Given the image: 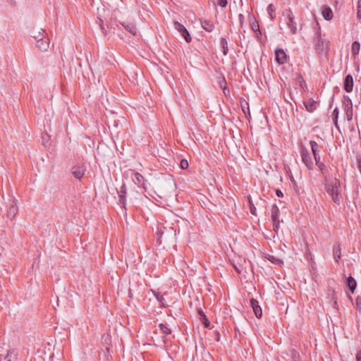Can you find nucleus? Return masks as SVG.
I'll return each instance as SVG.
<instances>
[{"instance_id": "f257e3e1", "label": "nucleus", "mask_w": 361, "mask_h": 361, "mask_svg": "<svg viewBox=\"0 0 361 361\" xmlns=\"http://www.w3.org/2000/svg\"><path fill=\"white\" fill-rule=\"evenodd\" d=\"M341 183L337 178H330L326 180L325 183V190L331 197L332 201L339 205L341 203Z\"/></svg>"}, {"instance_id": "f03ea898", "label": "nucleus", "mask_w": 361, "mask_h": 361, "mask_svg": "<svg viewBox=\"0 0 361 361\" xmlns=\"http://www.w3.org/2000/svg\"><path fill=\"white\" fill-rule=\"evenodd\" d=\"M159 192L163 195L173 192L176 189V183L171 178L161 180L158 186Z\"/></svg>"}, {"instance_id": "7ed1b4c3", "label": "nucleus", "mask_w": 361, "mask_h": 361, "mask_svg": "<svg viewBox=\"0 0 361 361\" xmlns=\"http://www.w3.org/2000/svg\"><path fill=\"white\" fill-rule=\"evenodd\" d=\"M342 104L345 112V117L348 121L353 120V102L351 99L348 95H344L342 100Z\"/></svg>"}, {"instance_id": "20e7f679", "label": "nucleus", "mask_w": 361, "mask_h": 361, "mask_svg": "<svg viewBox=\"0 0 361 361\" xmlns=\"http://www.w3.org/2000/svg\"><path fill=\"white\" fill-rule=\"evenodd\" d=\"M283 16L286 18V23L291 33L295 34L297 32V23L295 20L293 12L290 9L286 10L283 12Z\"/></svg>"}, {"instance_id": "39448f33", "label": "nucleus", "mask_w": 361, "mask_h": 361, "mask_svg": "<svg viewBox=\"0 0 361 361\" xmlns=\"http://www.w3.org/2000/svg\"><path fill=\"white\" fill-rule=\"evenodd\" d=\"M313 44L314 49L318 53H321L324 51V40L322 37L320 27H318L316 30L313 39Z\"/></svg>"}, {"instance_id": "423d86ee", "label": "nucleus", "mask_w": 361, "mask_h": 361, "mask_svg": "<svg viewBox=\"0 0 361 361\" xmlns=\"http://www.w3.org/2000/svg\"><path fill=\"white\" fill-rule=\"evenodd\" d=\"M279 209L276 204H274L271 209V216L273 223L274 230L276 233L278 232L279 228Z\"/></svg>"}, {"instance_id": "0eeeda50", "label": "nucleus", "mask_w": 361, "mask_h": 361, "mask_svg": "<svg viewBox=\"0 0 361 361\" xmlns=\"http://www.w3.org/2000/svg\"><path fill=\"white\" fill-rule=\"evenodd\" d=\"M301 157L302 162L307 167V169L310 170L313 169L314 163L312 160L310 154L308 152V150L305 147H302L301 149Z\"/></svg>"}, {"instance_id": "6e6552de", "label": "nucleus", "mask_w": 361, "mask_h": 361, "mask_svg": "<svg viewBox=\"0 0 361 361\" xmlns=\"http://www.w3.org/2000/svg\"><path fill=\"white\" fill-rule=\"evenodd\" d=\"M18 208L16 203V200L13 197L9 200V207L7 211V216L13 219L16 214L18 213Z\"/></svg>"}, {"instance_id": "1a4fd4ad", "label": "nucleus", "mask_w": 361, "mask_h": 361, "mask_svg": "<svg viewBox=\"0 0 361 361\" xmlns=\"http://www.w3.org/2000/svg\"><path fill=\"white\" fill-rule=\"evenodd\" d=\"M86 171V167L84 164L77 165L72 168L71 172L73 176L78 180H80Z\"/></svg>"}, {"instance_id": "9d476101", "label": "nucleus", "mask_w": 361, "mask_h": 361, "mask_svg": "<svg viewBox=\"0 0 361 361\" xmlns=\"http://www.w3.org/2000/svg\"><path fill=\"white\" fill-rule=\"evenodd\" d=\"M36 47L41 51H46L49 47V39L47 35L36 41Z\"/></svg>"}, {"instance_id": "9b49d317", "label": "nucleus", "mask_w": 361, "mask_h": 361, "mask_svg": "<svg viewBox=\"0 0 361 361\" xmlns=\"http://www.w3.org/2000/svg\"><path fill=\"white\" fill-rule=\"evenodd\" d=\"M275 59L279 64H283L286 62V54L282 49L275 50Z\"/></svg>"}, {"instance_id": "f8f14e48", "label": "nucleus", "mask_w": 361, "mask_h": 361, "mask_svg": "<svg viewBox=\"0 0 361 361\" xmlns=\"http://www.w3.org/2000/svg\"><path fill=\"white\" fill-rule=\"evenodd\" d=\"M353 78L351 75H347L343 82V88L347 92H351L353 89Z\"/></svg>"}, {"instance_id": "ddd939ff", "label": "nucleus", "mask_w": 361, "mask_h": 361, "mask_svg": "<svg viewBox=\"0 0 361 361\" xmlns=\"http://www.w3.org/2000/svg\"><path fill=\"white\" fill-rule=\"evenodd\" d=\"M310 145L311 147V149L314 156V159L315 160V162H318V160L321 159L320 155H319V146L317 143V142L314 140H311L310 142Z\"/></svg>"}, {"instance_id": "4468645a", "label": "nucleus", "mask_w": 361, "mask_h": 361, "mask_svg": "<svg viewBox=\"0 0 361 361\" xmlns=\"http://www.w3.org/2000/svg\"><path fill=\"white\" fill-rule=\"evenodd\" d=\"M250 304L255 312V316L257 318H260L262 314V311L260 306L259 305L258 301L254 298H252L250 300Z\"/></svg>"}, {"instance_id": "2eb2a0df", "label": "nucleus", "mask_w": 361, "mask_h": 361, "mask_svg": "<svg viewBox=\"0 0 361 361\" xmlns=\"http://www.w3.org/2000/svg\"><path fill=\"white\" fill-rule=\"evenodd\" d=\"M134 177L133 178V181L135 184H136L140 188H145V178L142 174L138 172L132 171Z\"/></svg>"}, {"instance_id": "dca6fc26", "label": "nucleus", "mask_w": 361, "mask_h": 361, "mask_svg": "<svg viewBox=\"0 0 361 361\" xmlns=\"http://www.w3.org/2000/svg\"><path fill=\"white\" fill-rule=\"evenodd\" d=\"M126 194H127V188L125 183H123L120 188V191L118 192L119 195V202L122 204V207L126 208Z\"/></svg>"}, {"instance_id": "f3484780", "label": "nucleus", "mask_w": 361, "mask_h": 361, "mask_svg": "<svg viewBox=\"0 0 361 361\" xmlns=\"http://www.w3.org/2000/svg\"><path fill=\"white\" fill-rule=\"evenodd\" d=\"M304 104L305 106L307 111L310 113L313 112L317 109L318 105L317 102L312 99H310L308 101L305 102Z\"/></svg>"}, {"instance_id": "a211bd4d", "label": "nucleus", "mask_w": 361, "mask_h": 361, "mask_svg": "<svg viewBox=\"0 0 361 361\" xmlns=\"http://www.w3.org/2000/svg\"><path fill=\"white\" fill-rule=\"evenodd\" d=\"M175 29L181 35L182 33L186 34V36L190 38V33L186 27L181 23L175 21L173 23Z\"/></svg>"}, {"instance_id": "6ab92c4d", "label": "nucleus", "mask_w": 361, "mask_h": 361, "mask_svg": "<svg viewBox=\"0 0 361 361\" xmlns=\"http://www.w3.org/2000/svg\"><path fill=\"white\" fill-rule=\"evenodd\" d=\"M200 23L202 27L209 32H212L214 28V25L212 21L207 20H200Z\"/></svg>"}, {"instance_id": "aec40b11", "label": "nucleus", "mask_w": 361, "mask_h": 361, "mask_svg": "<svg viewBox=\"0 0 361 361\" xmlns=\"http://www.w3.org/2000/svg\"><path fill=\"white\" fill-rule=\"evenodd\" d=\"M121 25L126 29V31H128L134 36L137 35V28L133 23H121Z\"/></svg>"}, {"instance_id": "412c9836", "label": "nucleus", "mask_w": 361, "mask_h": 361, "mask_svg": "<svg viewBox=\"0 0 361 361\" xmlns=\"http://www.w3.org/2000/svg\"><path fill=\"white\" fill-rule=\"evenodd\" d=\"M324 18L330 20L333 18V12L329 7H324L322 11Z\"/></svg>"}, {"instance_id": "4be33fe9", "label": "nucleus", "mask_w": 361, "mask_h": 361, "mask_svg": "<svg viewBox=\"0 0 361 361\" xmlns=\"http://www.w3.org/2000/svg\"><path fill=\"white\" fill-rule=\"evenodd\" d=\"M347 284L351 293H353L357 287V282L352 276H348L347 279Z\"/></svg>"}, {"instance_id": "5701e85b", "label": "nucleus", "mask_w": 361, "mask_h": 361, "mask_svg": "<svg viewBox=\"0 0 361 361\" xmlns=\"http://www.w3.org/2000/svg\"><path fill=\"white\" fill-rule=\"evenodd\" d=\"M220 45L224 56H226L228 54V42L225 37H221L220 39Z\"/></svg>"}, {"instance_id": "b1692460", "label": "nucleus", "mask_w": 361, "mask_h": 361, "mask_svg": "<svg viewBox=\"0 0 361 361\" xmlns=\"http://www.w3.org/2000/svg\"><path fill=\"white\" fill-rule=\"evenodd\" d=\"M47 35V33L43 29H40V30L37 31H32V33L31 36L35 39L37 41V39H39L40 38H42Z\"/></svg>"}, {"instance_id": "393cba45", "label": "nucleus", "mask_w": 361, "mask_h": 361, "mask_svg": "<svg viewBox=\"0 0 361 361\" xmlns=\"http://www.w3.org/2000/svg\"><path fill=\"white\" fill-rule=\"evenodd\" d=\"M16 359V353L14 350H10L8 351L4 359L0 361H15Z\"/></svg>"}, {"instance_id": "a878e982", "label": "nucleus", "mask_w": 361, "mask_h": 361, "mask_svg": "<svg viewBox=\"0 0 361 361\" xmlns=\"http://www.w3.org/2000/svg\"><path fill=\"white\" fill-rule=\"evenodd\" d=\"M360 44L358 42L355 41L352 44L351 51L353 55H357L360 51Z\"/></svg>"}, {"instance_id": "bb28decb", "label": "nucleus", "mask_w": 361, "mask_h": 361, "mask_svg": "<svg viewBox=\"0 0 361 361\" xmlns=\"http://www.w3.org/2000/svg\"><path fill=\"white\" fill-rule=\"evenodd\" d=\"M267 13L271 18V20H274L275 18V7L274 6L273 4H269L268 6H267Z\"/></svg>"}, {"instance_id": "cd10ccee", "label": "nucleus", "mask_w": 361, "mask_h": 361, "mask_svg": "<svg viewBox=\"0 0 361 361\" xmlns=\"http://www.w3.org/2000/svg\"><path fill=\"white\" fill-rule=\"evenodd\" d=\"M334 256L336 261L338 262V259L341 258V248L338 245L334 247Z\"/></svg>"}, {"instance_id": "c85d7f7f", "label": "nucleus", "mask_w": 361, "mask_h": 361, "mask_svg": "<svg viewBox=\"0 0 361 361\" xmlns=\"http://www.w3.org/2000/svg\"><path fill=\"white\" fill-rule=\"evenodd\" d=\"M159 326L161 331H162V333L164 334L165 335H169L171 333V329L167 326L166 324L161 323V324H159Z\"/></svg>"}, {"instance_id": "c756f323", "label": "nucleus", "mask_w": 361, "mask_h": 361, "mask_svg": "<svg viewBox=\"0 0 361 361\" xmlns=\"http://www.w3.org/2000/svg\"><path fill=\"white\" fill-rule=\"evenodd\" d=\"M253 20H254V21L251 23V28H252V30L255 33H257V32L261 33L260 30H259V26L258 23L257 22H255V18H253Z\"/></svg>"}, {"instance_id": "7c9ffc66", "label": "nucleus", "mask_w": 361, "mask_h": 361, "mask_svg": "<svg viewBox=\"0 0 361 361\" xmlns=\"http://www.w3.org/2000/svg\"><path fill=\"white\" fill-rule=\"evenodd\" d=\"M355 305H356V308L357 310L361 312V296H357L356 298H355Z\"/></svg>"}, {"instance_id": "2f4dec72", "label": "nucleus", "mask_w": 361, "mask_h": 361, "mask_svg": "<svg viewBox=\"0 0 361 361\" xmlns=\"http://www.w3.org/2000/svg\"><path fill=\"white\" fill-rule=\"evenodd\" d=\"M357 18L359 19H361V0H357Z\"/></svg>"}, {"instance_id": "473e14b6", "label": "nucleus", "mask_w": 361, "mask_h": 361, "mask_svg": "<svg viewBox=\"0 0 361 361\" xmlns=\"http://www.w3.org/2000/svg\"><path fill=\"white\" fill-rule=\"evenodd\" d=\"M268 259L271 262H274L275 264H282V261L274 256H269Z\"/></svg>"}, {"instance_id": "72a5a7b5", "label": "nucleus", "mask_w": 361, "mask_h": 361, "mask_svg": "<svg viewBox=\"0 0 361 361\" xmlns=\"http://www.w3.org/2000/svg\"><path fill=\"white\" fill-rule=\"evenodd\" d=\"M316 165L318 166L320 171L324 174V169L325 168V164L322 162L320 160H318V162H316Z\"/></svg>"}, {"instance_id": "f704fd0d", "label": "nucleus", "mask_w": 361, "mask_h": 361, "mask_svg": "<svg viewBox=\"0 0 361 361\" xmlns=\"http://www.w3.org/2000/svg\"><path fill=\"white\" fill-rule=\"evenodd\" d=\"M180 167L183 169H185L188 167V162L186 159H181L180 161Z\"/></svg>"}, {"instance_id": "c9c22d12", "label": "nucleus", "mask_w": 361, "mask_h": 361, "mask_svg": "<svg viewBox=\"0 0 361 361\" xmlns=\"http://www.w3.org/2000/svg\"><path fill=\"white\" fill-rule=\"evenodd\" d=\"M201 321L205 327L209 326L210 322L205 314H203V318L201 319Z\"/></svg>"}, {"instance_id": "e433bc0d", "label": "nucleus", "mask_w": 361, "mask_h": 361, "mask_svg": "<svg viewBox=\"0 0 361 361\" xmlns=\"http://www.w3.org/2000/svg\"><path fill=\"white\" fill-rule=\"evenodd\" d=\"M356 161H357V168L361 173V154H357L356 156Z\"/></svg>"}, {"instance_id": "4c0bfd02", "label": "nucleus", "mask_w": 361, "mask_h": 361, "mask_svg": "<svg viewBox=\"0 0 361 361\" xmlns=\"http://www.w3.org/2000/svg\"><path fill=\"white\" fill-rule=\"evenodd\" d=\"M227 3V0H217V4L222 8H225Z\"/></svg>"}, {"instance_id": "58836bf2", "label": "nucleus", "mask_w": 361, "mask_h": 361, "mask_svg": "<svg viewBox=\"0 0 361 361\" xmlns=\"http://www.w3.org/2000/svg\"><path fill=\"white\" fill-rule=\"evenodd\" d=\"M154 295H155L156 298L157 299V300L163 305V302L164 301V296L162 295H160L159 293H155Z\"/></svg>"}, {"instance_id": "ea45409f", "label": "nucleus", "mask_w": 361, "mask_h": 361, "mask_svg": "<svg viewBox=\"0 0 361 361\" xmlns=\"http://www.w3.org/2000/svg\"><path fill=\"white\" fill-rule=\"evenodd\" d=\"M338 114H339V110L337 107H336L333 112H332V116H333V118H336L338 119Z\"/></svg>"}, {"instance_id": "a19ab883", "label": "nucleus", "mask_w": 361, "mask_h": 361, "mask_svg": "<svg viewBox=\"0 0 361 361\" xmlns=\"http://www.w3.org/2000/svg\"><path fill=\"white\" fill-rule=\"evenodd\" d=\"M99 22L100 28H101L102 32L104 33V35H106V31L103 25V20L101 18H99Z\"/></svg>"}, {"instance_id": "79ce46f5", "label": "nucleus", "mask_w": 361, "mask_h": 361, "mask_svg": "<svg viewBox=\"0 0 361 361\" xmlns=\"http://www.w3.org/2000/svg\"><path fill=\"white\" fill-rule=\"evenodd\" d=\"M292 361H300L299 354L296 352H294L291 356Z\"/></svg>"}, {"instance_id": "37998d69", "label": "nucleus", "mask_w": 361, "mask_h": 361, "mask_svg": "<svg viewBox=\"0 0 361 361\" xmlns=\"http://www.w3.org/2000/svg\"><path fill=\"white\" fill-rule=\"evenodd\" d=\"M238 20H239L240 25L243 26V22H244V16L243 14H239Z\"/></svg>"}, {"instance_id": "c03bdc74", "label": "nucleus", "mask_w": 361, "mask_h": 361, "mask_svg": "<svg viewBox=\"0 0 361 361\" xmlns=\"http://www.w3.org/2000/svg\"><path fill=\"white\" fill-rule=\"evenodd\" d=\"M300 85L302 88H304L306 86L305 81L302 77L300 78Z\"/></svg>"}, {"instance_id": "a18cd8bd", "label": "nucleus", "mask_w": 361, "mask_h": 361, "mask_svg": "<svg viewBox=\"0 0 361 361\" xmlns=\"http://www.w3.org/2000/svg\"><path fill=\"white\" fill-rule=\"evenodd\" d=\"M181 35L184 37V39H185V41H186L187 42H191L192 38H191V37H190V38H188V37L186 36V34H185V33H182V34H181Z\"/></svg>"}, {"instance_id": "49530a36", "label": "nucleus", "mask_w": 361, "mask_h": 361, "mask_svg": "<svg viewBox=\"0 0 361 361\" xmlns=\"http://www.w3.org/2000/svg\"><path fill=\"white\" fill-rule=\"evenodd\" d=\"M333 122H334V125L335 126V127L339 130V126L338 124V119L336 118H333Z\"/></svg>"}, {"instance_id": "de8ad7c7", "label": "nucleus", "mask_w": 361, "mask_h": 361, "mask_svg": "<svg viewBox=\"0 0 361 361\" xmlns=\"http://www.w3.org/2000/svg\"><path fill=\"white\" fill-rule=\"evenodd\" d=\"M356 361H361V351L357 352L356 355Z\"/></svg>"}, {"instance_id": "09e8293b", "label": "nucleus", "mask_w": 361, "mask_h": 361, "mask_svg": "<svg viewBox=\"0 0 361 361\" xmlns=\"http://www.w3.org/2000/svg\"><path fill=\"white\" fill-rule=\"evenodd\" d=\"M276 195H277L278 197H283V192H282L281 190H276Z\"/></svg>"}, {"instance_id": "8fccbe9b", "label": "nucleus", "mask_w": 361, "mask_h": 361, "mask_svg": "<svg viewBox=\"0 0 361 361\" xmlns=\"http://www.w3.org/2000/svg\"><path fill=\"white\" fill-rule=\"evenodd\" d=\"M198 312H199V315L200 317V319H202L203 318V314H205L204 313V312L202 310H200L198 311Z\"/></svg>"}, {"instance_id": "3c124183", "label": "nucleus", "mask_w": 361, "mask_h": 361, "mask_svg": "<svg viewBox=\"0 0 361 361\" xmlns=\"http://www.w3.org/2000/svg\"><path fill=\"white\" fill-rule=\"evenodd\" d=\"M128 296H129V298H133V293H132L130 289H129V290H128Z\"/></svg>"}, {"instance_id": "603ef678", "label": "nucleus", "mask_w": 361, "mask_h": 361, "mask_svg": "<svg viewBox=\"0 0 361 361\" xmlns=\"http://www.w3.org/2000/svg\"><path fill=\"white\" fill-rule=\"evenodd\" d=\"M227 92H229V90L226 89V87H224V93L225 94H226Z\"/></svg>"}, {"instance_id": "864d4df0", "label": "nucleus", "mask_w": 361, "mask_h": 361, "mask_svg": "<svg viewBox=\"0 0 361 361\" xmlns=\"http://www.w3.org/2000/svg\"><path fill=\"white\" fill-rule=\"evenodd\" d=\"M234 268H235V269L238 273H240V271H241L240 270V269H239L238 267H237L235 265H234Z\"/></svg>"}, {"instance_id": "5fc2aeb1", "label": "nucleus", "mask_w": 361, "mask_h": 361, "mask_svg": "<svg viewBox=\"0 0 361 361\" xmlns=\"http://www.w3.org/2000/svg\"><path fill=\"white\" fill-rule=\"evenodd\" d=\"M242 109H243V112H244L245 114H246V111H245L246 108H245L243 106H242Z\"/></svg>"}, {"instance_id": "6e6d98bb", "label": "nucleus", "mask_w": 361, "mask_h": 361, "mask_svg": "<svg viewBox=\"0 0 361 361\" xmlns=\"http://www.w3.org/2000/svg\"><path fill=\"white\" fill-rule=\"evenodd\" d=\"M242 109H243V112H244L245 114H246V111H245L246 108H245L243 106H242Z\"/></svg>"}, {"instance_id": "4d7b16f0", "label": "nucleus", "mask_w": 361, "mask_h": 361, "mask_svg": "<svg viewBox=\"0 0 361 361\" xmlns=\"http://www.w3.org/2000/svg\"><path fill=\"white\" fill-rule=\"evenodd\" d=\"M245 104L247 105V111H249V106H248V104L246 102Z\"/></svg>"}, {"instance_id": "13d9d810", "label": "nucleus", "mask_w": 361, "mask_h": 361, "mask_svg": "<svg viewBox=\"0 0 361 361\" xmlns=\"http://www.w3.org/2000/svg\"><path fill=\"white\" fill-rule=\"evenodd\" d=\"M159 233H160L161 235H162V234H163V232L159 231V232H158V233H157V234H159Z\"/></svg>"}]
</instances>
